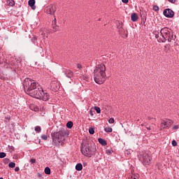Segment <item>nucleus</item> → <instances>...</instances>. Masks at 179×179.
I'll return each instance as SVG.
<instances>
[{
	"mask_svg": "<svg viewBox=\"0 0 179 179\" xmlns=\"http://www.w3.org/2000/svg\"><path fill=\"white\" fill-rule=\"evenodd\" d=\"M24 90L27 94L34 97V94L40 87V85L31 78H25L23 83Z\"/></svg>",
	"mask_w": 179,
	"mask_h": 179,
	"instance_id": "1",
	"label": "nucleus"
},
{
	"mask_svg": "<svg viewBox=\"0 0 179 179\" xmlns=\"http://www.w3.org/2000/svg\"><path fill=\"white\" fill-rule=\"evenodd\" d=\"M106 65L101 64L94 70V80L98 85H103L106 82Z\"/></svg>",
	"mask_w": 179,
	"mask_h": 179,
	"instance_id": "2",
	"label": "nucleus"
},
{
	"mask_svg": "<svg viewBox=\"0 0 179 179\" xmlns=\"http://www.w3.org/2000/svg\"><path fill=\"white\" fill-rule=\"evenodd\" d=\"M160 34L162 38L158 39L159 43H166V41H169V43H171L176 40V36L173 34V31L169 29L168 27L162 28L160 30Z\"/></svg>",
	"mask_w": 179,
	"mask_h": 179,
	"instance_id": "3",
	"label": "nucleus"
},
{
	"mask_svg": "<svg viewBox=\"0 0 179 179\" xmlns=\"http://www.w3.org/2000/svg\"><path fill=\"white\" fill-rule=\"evenodd\" d=\"M68 131L64 129L52 134V145L59 146L65 141V136H68Z\"/></svg>",
	"mask_w": 179,
	"mask_h": 179,
	"instance_id": "4",
	"label": "nucleus"
},
{
	"mask_svg": "<svg viewBox=\"0 0 179 179\" xmlns=\"http://www.w3.org/2000/svg\"><path fill=\"white\" fill-rule=\"evenodd\" d=\"M80 150L81 153L87 157H92L96 153V147L90 143H85L84 145H81Z\"/></svg>",
	"mask_w": 179,
	"mask_h": 179,
	"instance_id": "5",
	"label": "nucleus"
},
{
	"mask_svg": "<svg viewBox=\"0 0 179 179\" xmlns=\"http://www.w3.org/2000/svg\"><path fill=\"white\" fill-rule=\"evenodd\" d=\"M35 99H38L39 100H43V101H47L50 99V94L48 92L39 86L38 90L35 92L34 96Z\"/></svg>",
	"mask_w": 179,
	"mask_h": 179,
	"instance_id": "6",
	"label": "nucleus"
},
{
	"mask_svg": "<svg viewBox=\"0 0 179 179\" xmlns=\"http://www.w3.org/2000/svg\"><path fill=\"white\" fill-rule=\"evenodd\" d=\"M138 159L143 166H149L150 164V157L147 153H141L138 155Z\"/></svg>",
	"mask_w": 179,
	"mask_h": 179,
	"instance_id": "7",
	"label": "nucleus"
},
{
	"mask_svg": "<svg viewBox=\"0 0 179 179\" xmlns=\"http://www.w3.org/2000/svg\"><path fill=\"white\" fill-rule=\"evenodd\" d=\"M56 10H57V7H55V5L54 4H50L45 8V13H48V15H54Z\"/></svg>",
	"mask_w": 179,
	"mask_h": 179,
	"instance_id": "8",
	"label": "nucleus"
},
{
	"mask_svg": "<svg viewBox=\"0 0 179 179\" xmlns=\"http://www.w3.org/2000/svg\"><path fill=\"white\" fill-rule=\"evenodd\" d=\"M164 16L166 17H174V11L170 8H166L164 10Z\"/></svg>",
	"mask_w": 179,
	"mask_h": 179,
	"instance_id": "9",
	"label": "nucleus"
},
{
	"mask_svg": "<svg viewBox=\"0 0 179 179\" xmlns=\"http://www.w3.org/2000/svg\"><path fill=\"white\" fill-rule=\"evenodd\" d=\"M63 73H64L66 78H69V79H71L73 78V72L69 69H64Z\"/></svg>",
	"mask_w": 179,
	"mask_h": 179,
	"instance_id": "10",
	"label": "nucleus"
},
{
	"mask_svg": "<svg viewBox=\"0 0 179 179\" xmlns=\"http://www.w3.org/2000/svg\"><path fill=\"white\" fill-rule=\"evenodd\" d=\"M28 5L34 10V9H36V0H29Z\"/></svg>",
	"mask_w": 179,
	"mask_h": 179,
	"instance_id": "11",
	"label": "nucleus"
},
{
	"mask_svg": "<svg viewBox=\"0 0 179 179\" xmlns=\"http://www.w3.org/2000/svg\"><path fill=\"white\" fill-rule=\"evenodd\" d=\"M131 19L132 22H136L138 20V14L136 13H134L131 15Z\"/></svg>",
	"mask_w": 179,
	"mask_h": 179,
	"instance_id": "12",
	"label": "nucleus"
},
{
	"mask_svg": "<svg viewBox=\"0 0 179 179\" xmlns=\"http://www.w3.org/2000/svg\"><path fill=\"white\" fill-rule=\"evenodd\" d=\"M98 142L103 146H107V141L101 138L98 139Z\"/></svg>",
	"mask_w": 179,
	"mask_h": 179,
	"instance_id": "13",
	"label": "nucleus"
},
{
	"mask_svg": "<svg viewBox=\"0 0 179 179\" xmlns=\"http://www.w3.org/2000/svg\"><path fill=\"white\" fill-rule=\"evenodd\" d=\"M83 169V165H82V164L78 163L76 165V170L77 171H82Z\"/></svg>",
	"mask_w": 179,
	"mask_h": 179,
	"instance_id": "14",
	"label": "nucleus"
},
{
	"mask_svg": "<svg viewBox=\"0 0 179 179\" xmlns=\"http://www.w3.org/2000/svg\"><path fill=\"white\" fill-rule=\"evenodd\" d=\"M44 172H45V174H47V176H50V174H51V169L47 166L45 168Z\"/></svg>",
	"mask_w": 179,
	"mask_h": 179,
	"instance_id": "15",
	"label": "nucleus"
},
{
	"mask_svg": "<svg viewBox=\"0 0 179 179\" xmlns=\"http://www.w3.org/2000/svg\"><path fill=\"white\" fill-rule=\"evenodd\" d=\"M162 127H163L164 129H166V128L170 127V124L169 123H167V122L163 120L162 122Z\"/></svg>",
	"mask_w": 179,
	"mask_h": 179,
	"instance_id": "16",
	"label": "nucleus"
},
{
	"mask_svg": "<svg viewBox=\"0 0 179 179\" xmlns=\"http://www.w3.org/2000/svg\"><path fill=\"white\" fill-rule=\"evenodd\" d=\"M7 3L8 6H15V1L13 0H8Z\"/></svg>",
	"mask_w": 179,
	"mask_h": 179,
	"instance_id": "17",
	"label": "nucleus"
},
{
	"mask_svg": "<svg viewBox=\"0 0 179 179\" xmlns=\"http://www.w3.org/2000/svg\"><path fill=\"white\" fill-rule=\"evenodd\" d=\"M66 127L71 129V128H72V127H73V122H72V121H69L66 123Z\"/></svg>",
	"mask_w": 179,
	"mask_h": 179,
	"instance_id": "18",
	"label": "nucleus"
},
{
	"mask_svg": "<svg viewBox=\"0 0 179 179\" xmlns=\"http://www.w3.org/2000/svg\"><path fill=\"white\" fill-rule=\"evenodd\" d=\"M35 131L37 134H40V132H41V127L40 126L35 127Z\"/></svg>",
	"mask_w": 179,
	"mask_h": 179,
	"instance_id": "19",
	"label": "nucleus"
},
{
	"mask_svg": "<svg viewBox=\"0 0 179 179\" xmlns=\"http://www.w3.org/2000/svg\"><path fill=\"white\" fill-rule=\"evenodd\" d=\"M15 166L16 164L15 162H10L8 164V167H10V169H15Z\"/></svg>",
	"mask_w": 179,
	"mask_h": 179,
	"instance_id": "20",
	"label": "nucleus"
},
{
	"mask_svg": "<svg viewBox=\"0 0 179 179\" xmlns=\"http://www.w3.org/2000/svg\"><path fill=\"white\" fill-rule=\"evenodd\" d=\"M105 132H107L108 134H110V132H113V128L106 127L105 128Z\"/></svg>",
	"mask_w": 179,
	"mask_h": 179,
	"instance_id": "21",
	"label": "nucleus"
},
{
	"mask_svg": "<svg viewBox=\"0 0 179 179\" xmlns=\"http://www.w3.org/2000/svg\"><path fill=\"white\" fill-rule=\"evenodd\" d=\"M89 134H90V135H94V128L90 127L89 129Z\"/></svg>",
	"mask_w": 179,
	"mask_h": 179,
	"instance_id": "22",
	"label": "nucleus"
},
{
	"mask_svg": "<svg viewBox=\"0 0 179 179\" xmlns=\"http://www.w3.org/2000/svg\"><path fill=\"white\" fill-rule=\"evenodd\" d=\"M4 157H6V154L3 152H0V159H4Z\"/></svg>",
	"mask_w": 179,
	"mask_h": 179,
	"instance_id": "23",
	"label": "nucleus"
},
{
	"mask_svg": "<svg viewBox=\"0 0 179 179\" xmlns=\"http://www.w3.org/2000/svg\"><path fill=\"white\" fill-rule=\"evenodd\" d=\"M41 139H43V141H47L48 139V136H47L45 134H43L41 136Z\"/></svg>",
	"mask_w": 179,
	"mask_h": 179,
	"instance_id": "24",
	"label": "nucleus"
},
{
	"mask_svg": "<svg viewBox=\"0 0 179 179\" xmlns=\"http://www.w3.org/2000/svg\"><path fill=\"white\" fill-rule=\"evenodd\" d=\"M31 41H32V43H34V44H36V43H37V37L34 36V37L31 38Z\"/></svg>",
	"mask_w": 179,
	"mask_h": 179,
	"instance_id": "25",
	"label": "nucleus"
},
{
	"mask_svg": "<svg viewBox=\"0 0 179 179\" xmlns=\"http://www.w3.org/2000/svg\"><path fill=\"white\" fill-rule=\"evenodd\" d=\"M95 111L97 113V114H100V113H101V110L97 106L95 107Z\"/></svg>",
	"mask_w": 179,
	"mask_h": 179,
	"instance_id": "26",
	"label": "nucleus"
},
{
	"mask_svg": "<svg viewBox=\"0 0 179 179\" xmlns=\"http://www.w3.org/2000/svg\"><path fill=\"white\" fill-rule=\"evenodd\" d=\"M153 10H155V12H159V6H154L152 8Z\"/></svg>",
	"mask_w": 179,
	"mask_h": 179,
	"instance_id": "27",
	"label": "nucleus"
},
{
	"mask_svg": "<svg viewBox=\"0 0 179 179\" xmlns=\"http://www.w3.org/2000/svg\"><path fill=\"white\" fill-rule=\"evenodd\" d=\"M109 124H114V118L111 117L108 120Z\"/></svg>",
	"mask_w": 179,
	"mask_h": 179,
	"instance_id": "28",
	"label": "nucleus"
},
{
	"mask_svg": "<svg viewBox=\"0 0 179 179\" xmlns=\"http://www.w3.org/2000/svg\"><path fill=\"white\" fill-rule=\"evenodd\" d=\"M113 150H106V154L107 155H111L113 153Z\"/></svg>",
	"mask_w": 179,
	"mask_h": 179,
	"instance_id": "29",
	"label": "nucleus"
},
{
	"mask_svg": "<svg viewBox=\"0 0 179 179\" xmlns=\"http://www.w3.org/2000/svg\"><path fill=\"white\" fill-rule=\"evenodd\" d=\"M172 146H177V141L175 140L172 141Z\"/></svg>",
	"mask_w": 179,
	"mask_h": 179,
	"instance_id": "30",
	"label": "nucleus"
},
{
	"mask_svg": "<svg viewBox=\"0 0 179 179\" xmlns=\"http://www.w3.org/2000/svg\"><path fill=\"white\" fill-rule=\"evenodd\" d=\"M30 163H31V164H34V163H36V159H31Z\"/></svg>",
	"mask_w": 179,
	"mask_h": 179,
	"instance_id": "31",
	"label": "nucleus"
},
{
	"mask_svg": "<svg viewBox=\"0 0 179 179\" xmlns=\"http://www.w3.org/2000/svg\"><path fill=\"white\" fill-rule=\"evenodd\" d=\"M145 128H146V129H148V131H150V127L149 126V124H146L145 125Z\"/></svg>",
	"mask_w": 179,
	"mask_h": 179,
	"instance_id": "32",
	"label": "nucleus"
},
{
	"mask_svg": "<svg viewBox=\"0 0 179 179\" xmlns=\"http://www.w3.org/2000/svg\"><path fill=\"white\" fill-rule=\"evenodd\" d=\"M19 170H20V168H19V166H16V167L15 168V171L16 173H17V171H19Z\"/></svg>",
	"mask_w": 179,
	"mask_h": 179,
	"instance_id": "33",
	"label": "nucleus"
},
{
	"mask_svg": "<svg viewBox=\"0 0 179 179\" xmlns=\"http://www.w3.org/2000/svg\"><path fill=\"white\" fill-rule=\"evenodd\" d=\"M77 68H78V69H82V65H81L80 64H77Z\"/></svg>",
	"mask_w": 179,
	"mask_h": 179,
	"instance_id": "34",
	"label": "nucleus"
},
{
	"mask_svg": "<svg viewBox=\"0 0 179 179\" xmlns=\"http://www.w3.org/2000/svg\"><path fill=\"white\" fill-rule=\"evenodd\" d=\"M122 2H123V3H128V2H129V0H122Z\"/></svg>",
	"mask_w": 179,
	"mask_h": 179,
	"instance_id": "35",
	"label": "nucleus"
},
{
	"mask_svg": "<svg viewBox=\"0 0 179 179\" xmlns=\"http://www.w3.org/2000/svg\"><path fill=\"white\" fill-rule=\"evenodd\" d=\"M171 3H176V0H168Z\"/></svg>",
	"mask_w": 179,
	"mask_h": 179,
	"instance_id": "36",
	"label": "nucleus"
},
{
	"mask_svg": "<svg viewBox=\"0 0 179 179\" xmlns=\"http://www.w3.org/2000/svg\"><path fill=\"white\" fill-rule=\"evenodd\" d=\"M173 129H178V125H175V126H173Z\"/></svg>",
	"mask_w": 179,
	"mask_h": 179,
	"instance_id": "37",
	"label": "nucleus"
},
{
	"mask_svg": "<svg viewBox=\"0 0 179 179\" xmlns=\"http://www.w3.org/2000/svg\"><path fill=\"white\" fill-rule=\"evenodd\" d=\"M90 114L91 117H93V115H94L93 114V110H90Z\"/></svg>",
	"mask_w": 179,
	"mask_h": 179,
	"instance_id": "38",
	"label": "nucleus"
},
{
	"mask_svg": "<svg viewBox=\"0 0 179 179\" xmlns=\"http://www.w3.org/2000/svg\"><path fill=\"white\" fill-rule=\"evenodd\" d=\"M38 51H39L40 52H41V51H43V49L41 48H38Z\"/></svg>",
	"mask_w": 179,
	"mask_h": 179,
	"instance_id": "39",
	"label": "nucleus"
},
{
	"mask_svg": "<svg viewBox=\"0 0 179 179\" xmlns=\"http://www.w3.org/2000/svg\"><path fill=\"white\" fill-rule=\"evenodd\" d=\"M57 23V19L55 18V20L53 21V24H56Z\"/></svg>",
	"mask_w": 179,
	"mask_h": 179,
	"instance_id": "40",
	"label": "nucleus"
},
{
	"mask_svg": "<svg viewBox=\"0 0 179 179\" xmlns=\"http://www.w3.org/2000/svg\"><path fill=\"white\" fill-rule=\"evenodd\" d=\"M59 89V86H56V89H55V90H58Z\"/></svg>",
	"mask_w": 179,
	"mask_h": 179,
	"instance_id": "41",
	"label": "nucleus"
},
{
	"mask_svg": "<svg viewBox=\"0 0 179 179\" xmlns=\"http://www.w3.org/2000/svg\"><path fill=\"white\" fill-rule=\"evenodd\" d=\"M155 38H159V34H155Z\"/></svg>",
	"mask_w": 179,
	"mask_h": 179,
	"instance_id": "42",
	"label": "nucleus"
},
{
	"mask_svg": "<svg viewBox=\"0 0 179 179\" xmlns=\"http://www.w3.org/2000/svg\"><path fill=\"white\" fill-rule=\"evenodd\" d=\"M5 162H9V159L8 158H6L5 159Z\"/></svg>",
	"mask_w": 179,
	"mask_h": 179,
	"instance_id": "43",
	"label": "nucleus"
},
{
	"mask_svg": "<svg viewBox=\"0 0 179 179\" xmlns=\"http://www.w3.org/2000/svg\"><path fill=\"white\" fill-rule=\"evenodd\" d=\"M51 87H54V83H51Z\"/></svg>",
	"mask_w": 179,
	"mask_h": 179,
	"instance_id": "44",
	"label": "nucleus"
},
{
	"mask_svg": "<svg viewBox=\"0 0 179 179\" xmlns=\"http://www.w3.org/2000/svg\"><path fill=\"white\" fill-rule=\"evenodd\" d=\"M0 179H3V178H0Z\"/></svg>",
	"mask_w": 179,
	"mask_h": 179,
	"instance_id": "45",
	"label": "nucleus"
},
{
	"mask_svg": "<svg viewBox=\"0 0 179 179\" xmlns=\"http://www.w3.org/2000/svg\"><path fill=\"white\" fill-rule=\"evenodd\" d=\"M137 121H139V119H138Z\"/></svg>",
	"mask_w": 179,
	"mask_h": 179,
	"instance_id": "46",
	"label": "nucleus"
},
{
	"mask_svg": "<svg viewBox=\"0 0 179 179\" xmlns=\"http://www.w3.org/2000/svg\"><path fill=\"white\" fill-rule=\"evenodd\" d=\"M134 179H136V178H134Z\"/></svg>",
	"mask_w": 179,
	"mask_h": 179,
	"instance_id": "47",
	"label": "nucleus"
}]
</instances>
